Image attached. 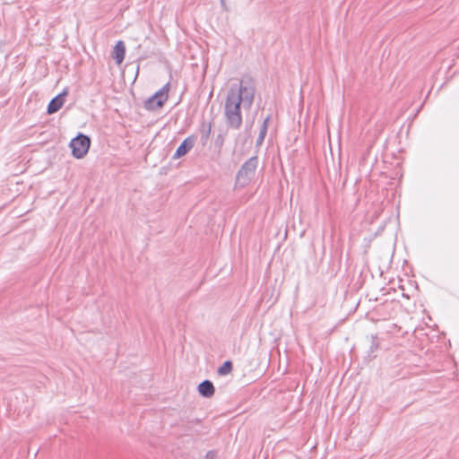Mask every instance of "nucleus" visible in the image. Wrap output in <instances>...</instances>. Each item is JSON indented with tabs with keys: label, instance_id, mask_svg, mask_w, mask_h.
<instances>
[{
	"label": "nucleus",
	"instance_id": "nucleus-9",
	"mask_svg": "<svg viewBox=\"0 0 459 459\" xmlns=\"http://www.w3.org/2000/svg\"><path fill=\"white\" fill-rule=\"evenodd\" d=\"M126 55V47L122 40H119L116 43L113 50V57L116 60L117 65H120Z\"/></svg>",
	"mask_w": 459,
	"mask_h": 459
},
{
	"label": "nucleus",
	"instance_id": "nucleus-6",
	"mask_svg": "<svg viewBox=\"0 0 459 459\" xmlns=\"http://www.w3.org/2000/svg\"><path fill=\"white\" fill-rule=\"evenodd\" d=\"M68 94V91L65 89L61 93L53 98L48 105V114H54L57 112L65 103V98Z\"/></svg>",
	"mask_w": 459,
	"mask_h": 459
},
{
	"label": "nucleus",
	"instance_id": "nucleus-8",
	"mask_svg": "<svg viewBox=\"0 0 459 459\" xmlns=\"http://www.w3.org/2000/svg\"><path fill=\"white\" fill-rule=\"evenodd\" d=\"M198 392L199 394L205 398H210L214 394V385L210 380H204L198 385Z\"/></svg>",
	"mask_w": 459,
	"mask_h": 459
},
{
	"label": "nucleus",
	"instance_id": "nucleus-15",
	"mask_svg": "<svg viewBox=\"0 0 459 459\" xmlns=\"http://www.w3.org/2000/svg\"><path fill=\"white\" fill-rule=\"evenodd\" d=\"M222 6L225 4V0H220Z\"/></svg>",
	"mask_w": 459,
	"mask_h": 459
},
{
	"label": "nucleus",
	"instance_id": "nucleus-2",
	"mask_svg": "<svg viewBox=\"0 0 459 459\" xmlns=\"http://www.w3.org/2000/svg\"><path fill=\"white\" fill-rule=\"evenodd\" d=\"M230 95H234L239 99V103L245 108H249L254 101L255 97V84L251 79H242L239 82L238 90L231 88L229 91Z\"/></svg>",
	"mask_w": 459,
	"mask_h": 459
},
{
	"label": "nucleus",
	"instance_id": "nucleus-13",
	"mask_svg": "<svg viewBox=\"0 0 459 459\" xmlns=\"http://www.w3.org/2000/svg\"><path fill=\"white\" fill-rule=\"evenodd\" d=\"M205 459H217V453L213 450L208 451Z\"/></svg>",
	"mask_w": 459,
	"mask_h": 459
},
{
	"label": "nucleus",
	"instance_id": "nucleus-3",
	"mask_svg": "<svg viewBox=\"0 0 459 459\" xmlns=\"http://www.w3.org/2000/svg\"><path fill=\"white\" fill-rule=\"evenodd\" d=\"M257 165L258 158L256 156H253L244 162L238 171L236 177L237 184L241 186H247L254 178Z\"/></svg>",
	"mask_w": 459,
	"mask_h": 459
},
{
	"label": "nucleus",
	"instance_id": "nucleus-12",
	"mask_svg": "<svg viewBox=\"0 0 459 459\" xmlns=\"http://www.w3.org/2000/svg\"><path fill=\"white\" fill-rule=\"evenodd\" d=\"M233 365L230 360H226L219 368L218 374L221 376L228 375L232 371Z\"/></svg>",
	"mask_w": 459,
	"mask_h": 459
},
{
	"label": "nucleus",
	"instance_id": "nucleus-14",
	"mask_svg": "<svg viewBox=\"0 0 459 459\" xmlns=\"http://www.w3.org/2000/svg\"><path fill=\"white\" fill-rule=\"evenodd\" d=\"M378 347V344L375 342V340L373 339L372 341V346H371V350H373V348L376 350L377 349Z\"/></svg>",
	"mask_w": 459,
	"mask_h": 459
},
{
	"label": "nucleus",
	"instance_id": "nucleus-5",
	"mask_svg": "<svg viewBox=\"0 0 459 459\" xmlns=\"http://www.w3.org/2000/svg\"><path fill=\"white\" fill-rule=\"evenodd\" d=\"M169 89V83L168 82L146 101V108L155 109L163 107L164 103L168 100Z\"/></svg>",
	"mask_w": 459,
	"mask_h": 459
},
{
	"label": "nucleus",
	"instance_id": "nucleus-4",
	"mask_svg": "<svg viewBox=\"0 0 459 459\" xmlns=\"http://www.w3.org/2000/svg\"><path fill=\"white\" fill-rule=\"evenodd\" d=\"M90 145L91 139L83 134H79L70 142L72 155L76 159L83 158L87 154Z\"/></svg>",
	"mask_w": 459,
	"mask_h": 459
},
{
	"label": "nucleus",
	"instance_id": "nucleus-11",
	"mask_svg": "<svg viewBox=\"0 0 459 459\" xmlns=\"http://www.w3.org/2000/svg\"><path fill=\"white\" fill-rule=\"evenodd\" d=\"M270 117L264 118L260 130H259V135L256 139V145H261L265 138V135L267 134L268 129V124H269Z\"/></svg>",
	"mask_w": 459,
	"mask_h": 459
},
{
	"label": "nucleus",
	"instance_id": "nucleus-10",
	"mask_svg": "<svg viewBox=\"0 0 459 459\" xmlns=\"http://www.w3.org/2000/svg\"><path fill=\"white\" fill-rule=\"evenodd\" d=\"M212 131V124L210 122H203L200 127L201 140L204 143L208 141Z\"/></svg>",
	"mask_w": 459,
	"mask_h": 459
},
{
	"label": "nucleus",
	"instance_id": "nucleus-1",
	"mask_svg": "<svg viewBox=\"0 0 459 459\" xmlns=\"http://www.w3.org/2000/svg\"><path fill=\"white\" fill-rule=\"evenodd\" d=\"M241 105L239 99L228 93L225 101L224 114L229 127L238 129L242 125Z\"/></svg>",
	"mask_w": 459,
	"mask_h": 459
},
{
	"label": "nucleus",
	"instance_id": "nucleus-7",
	"mask_svg": "<svg viewBox=\"0 0 459 459\" xmlns=\"http://www.w3.org/2000/svg\"><path fill=\"white\" fill-rule=\"evenodd\" d=\"M195 142V136H189L186 138L176 150L173 155V159L176 160L186 155L194 147Z\"/></svg>",
	"mask_w": 459,
	"mask_h": 459
}]
</instances>
